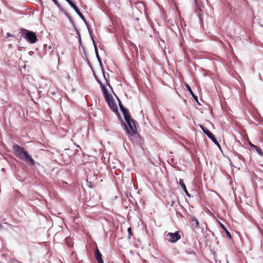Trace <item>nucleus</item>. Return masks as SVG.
<instances>
[{
  "label": "nucleus",
  "mask_w": 263,
  "mask_h": 263,
  "mask_svg": "<svg viewBox=\"0 0 263 263\" xmlns=\"http://www.w3.org/2000/svg\"><path fill=\"white\" fill-rule=\"evenodd\" d=\"M119 105L120 109L124 116L125 120L128 125V127L126 126L125 124H124V126L128 136L130 137V138H132V137H138L139 135L137 134L136 122L130 118L129 112L124 107L120 102L119 103Z\"/></svg>",
  "instance_id": "nucleus-1"
},
{
  "label": "nucleus",
  "mask_w": 263,
  "mask_h": 263,
  "mask_svg": "<svg viewBox=\"0 0 263 263\" xmlns=\"http://www.w3.org/2000/svg\"><path fill=\"white\" fill-rule=\"evenodd\" d=\"M13 154L18 158L23 160L30 165L34 166L35 162L28 151L23 147L15 144L12 146Z\"/></svg>",
  "instance_id": "nucleus-2"
},
{
  "label": "nucleus",
  "mask_w": 263,
  "mask_h": 263,
  "mask_svg": "<svg viewBox=\"0 0 263 263\" xmlns=\"http://www.w3.org/2000/svg\"><path fill=\"white\" fill-rule=\"evenodd\" d=\"M97 81L100 84L102 91L105 98V101L107 102L110 108L115 112L118 111V107L117 104L114 102L112 96L109 95L105 86L102 83V82L97 80Z\"/></svg>",
  "instance_id": "nucleus-3"
},
{
  "label": "nucleus",
  "mask_w": 263,
  "mask_h": 263,
  "mask_svg": "<svg viewBox=\"0 0 263 263\" xmlns=\"http://www.w3.org/2000/svg\"><path fill=\"white\" fill-rule=\"evenodd\" d=\"M25 32H26V39H27L28 41L30 43H34L37 41V37L36 36V34L34 32L32 31H27L26 29H22V32L23 33H24Z\"/></svg>",
  "instance_id": "nucleus-4"
},
{
  "label": "nucleus",
  "mask_w": 263,
  "mask_h": 263,
  "mask_svg": "<svg viewBox=\"0 0 263 263\" xmlns=\"http://www.w3.org/2000/svg\"><path fill=\"white\" fill-rule=\"evenodd\" d=\"M200 127L203 130V133L210 138L212 140V141L218 146H220V145L217 141V139L215 138L214 135L211 133L208 129L206 127H204L203 126L200 125Z\"/></svg>",
  "instance_id": "nucleus-5"
},
{
  "label": "nucleus",
  "mask_w": 263,
  "mask_h": 263,
  "mask_svg": "<svg viewBox=\"0 0 263 263\" xmlns=\"http://www.w3.org/2000/svg\"><path fill=\"white\" fill-rule=\"evenodd\" d=\"M180 238V237L179 235V233L177 232V233H168L166 235V239H167L168 241L171 242H175L179 239Z\"/></svg>",
  "instance_id": "nucleus-6"
},
{
  "label": "nucleus",
  "mask_w": 263,
  "mask_h": 263,
  "mask_svg": "<svg viewBox=\"0 0 263 263\" xmlns=\"http://www.w3.org/2000/svg\"><path fill=\"white\" fill-rule=\"evenodd\" d=\"M95 257L97 261L99 263H104L103 260L102 258V254H101L100 252L98 250V249H97L95 252Z\"/></svg>",
  "instance_id": "nucleus-7"
},
{
  "label": "nucleus",
  "mask_w": 263,
  "mask_h": 263,
  "mask_svg": "<svg viewBox=\"0 0 263 263\" xmlns=\"http://www.w3.org/2000/svg\"><path fill=\"white\" fill-rule=\"evenodd\" d=\"M191 221H192V226H194L195 228L198 229L199 227V223L198 220L195 217H192Z\"/></svg>",
  "instance_id": "nucleus-8"
},
{
  "label": "nucleus",
  "mask_w": 263,
  "mask_h": 263,
  "mask_svg": "<svg viewBox=\"0 0 263 263\" xmlns=\"http://www.w3.org/2000/svg\"><path fill=\"white\" fill-rule=\"evenodd\" d=\"M219 224H220V226L221 228L226 232V234L227 235V237H228L230 239H232V236H231V235L230 233L226 229V228L224 227V226L223 224H222L221 223H220Z\"/></svg>",
  "instance_id": "nucleus-9"
},
{
  "label": "nucleus",
  "mask_w": 263,
  "mask_h": 263,
  "mask_svg": "<svg viewBox=\"0 0 263 263\" xmlns=\"http://www.w3.org/2000/svg\"><path fill=\"white\" fill-rule=\"evenodd\" d=\"M52 1L62 12H64L67 16H68V15L66 13L64 10L61 7V5L59 4L57 0H52Z\"/></svg>",
  "instance_id": "nucleus-10"
},
{
  "label": "nucleus",
  "mask_w": 263,
  "mask_h": 263,
  "mask_svg": "<svg viewBox=\"0 0 263 263\" xmlns=\"http://www.w3.org/2000/svg\"><path fill=\"white\" fill-rule=\"evenodd\" d=\"M182 189L184 191L186 195L189 196V197H191V195L190 193L187 191L186 187L185 186V185L182 182Z\"/></svg>",
  "instance_id": "nucleus-11"
},
{
  "label": "nucleus",
  "mask_w": 263,
  "mask_h": 263,
  "mask_svg": "<svg viewBox=\"0 0 263 263\" xmlns=\"http://www.w3.org/2000/svg\"><path fill=\"white\" fill-rule=\"evenodd\" d=\"M253 149L255 150L260 156L263 155L262 151L260 147L256 146L255 147V149Z\"/></svg>",
  "instance_id": "nucleus-12"
},
{
  "label": "nucleus",
  "mask_w": 263,
  "mask_h": 263,
  "mask_svg": "<svg viewBox=\"0 0 263 263\" xmlns=\"http://www.w3.org/2000/svg\"><path fill=\"white\" fill-rule=\"evenodd\" d=\"M93 44H94V45H95V51H96V55H97V58H98V60L100 62L101 59H100V57H99V54H98V49H97V48L96 45H95V41H94V40H93Z\"/></svg>",
  "instance_id": "nucleus-13"
},
{
  "label": "nucleus",
  "mask_w": 263,
  "mask_h": 263,
  "mask_svg": "<svg viewBox=\"0 0 263 263\" xmlns=\"http://www.w3.org/2000/svg\"><path fill=\"white\" fill-rule=\"evenodd\" d=\"M66 1L68 3V4L73 9L77 7V6L74 3H73L71 0H66Z\"/></svg>",
  "instance_id": "nucleus-14"
},
{
  "label": "nucleus",
  "mask_w": 263,
  "mask_h": 263,
  "mask_svg": "<svg viewBox=\"0 0 263 263\" xmlns=\"http://www.w3.org/2000/svg\"><path fill=\"white\" fill-rule=\"evenodd\" d=\"M185 86H186V88L187 89V90H188L189 91V92H190V93H191L192 95H193L194 93H193V91L192 90V89H191V88L190 86L189 85V84H187V83H185Z\"/></svg>",
  "instance_id": "nucleus-15"
},
{
  "label": "nucleus",
  "mask_w": 263,
  "mask_h": 263,
  "mask_svg": "<svg viewBox=\"0 0 263 263\" xmlns=\"http://www.w3.org/2000/svg\"><path fill=\"white\" fill-rule=\"evenodd\" d=\"M77 13L80 16V17L81 18H82V19L84 20V17L83 15L82 14V13L80 11V10H79L78 12H77Z\"/></svg>",
  "instance_id": "nucleus-16"
},
{
  "label": "nucleus",
  "mask_w": 263,
  "mask_h": 263,
  "mask_svg": "<svg viewBox=\"0 0 263 263\" xmlns=\"http://www.w3.org/2000/svg\"><path fill=\"white\" fill-rule=\"evenodd\" d=\"M10 36H11V37H15V35H14L13 34H10V33H9V32L7 33V34H6V37H10Z\"/></svg>",
  "instance_id": "nucleus-17"
},
{
  "label": "nucleus",
  "mask_w": 263,
  "mask_h": 263,
  "mask_svg": "<svg viewBox=\"0 0 263 263\" xmlns=\"http://www.w3.org/2000/svg\"><path fill=\"white\" fill-rule=\"evenodd\" d=\"M127 231H128V234L129 236H132V228L130 227L128 228V229H127Z\"/></svg>",
  "instance_id": "nucleus-18"
},
{
  "label": "nucleus",
  "mask_w": 263,
  "mask_h": 263,
  "mask_svg": "<svg viewBox=\"0 0 263 263\" xmlns=\"http://www.w3.org/2000/svg\"><path fill=\"white\" fill-rule=\"evenodd\" d=\"M250 145L251 146V147L253 148V149H255V147L256 146V145L253 144L252 143H251V142H250Z\"/></svg>",
  "instance_id": "nucleus-19"
},
{
  "label": "nucleus",
  "mask_w": 263,
  "mask_h": 263,
  "mask_svg": "<svg viewBox=\"0 0 263 263\" xmlns=\"http://www.w3.org/2000/svg\"><path fill=\"white\" fill-rule=\"evenodd\" d=\"M103 76H104V77L105 78V80H106V83H107V85H108L109 86H110V84H109V82H108L107 80L106 79V77H105V74H104V72H103Z\"/></svg>",
  "instance_id": "nucleus-20"
},
{
  "label": "nucleus",
  "mask_w": 263,
  "mask_h": 263,
  "mask_svg": "<svg viewBox=\"0 0 263 263\" xmlns=\"http://www.w3.org/2000/svg\"><path fill=\"white\" fill-rule=\"evenodd\" d=\"M193 98L195 99V100H196L197 102H198V98L197 96H196L194 94H193V95H192Z\"/></svg>",
  "instance_id": "nucleus-21"
},
{
  "label": "nucleus",
  "mask_w": 263,
  "mask_h": 263,
  "mask_svg": "<svg viewBox=\"0 0 263 263\" xmlns=\"http://www.w3.org/2000/svg\"><path fill=\"white\" fill-rule=\"evenodd\" d=\"M73 9L75 10V11L76 12H78L79 10V9H78L77 6L76 7L74 8Z\"/></svg>",
  "instance_id": "nucleus-22"
},
{
  "label": "nucleus",
  "mask_w": 263,
  "mask_h": 263,
  "mask_svg": "<svg viewBox=\"0 0 263 263\" xmlns=\"http://www.w3.org/2000/svg\"><path fill=\"white\" fill-rule=\"evenodd\" d=\"M178 183L181 185V179L179 180V182H178Z\"/></svg>",
  "instance_id": "nucleus-23"
},
{
  "label": "nucleus",
  "mask_w": 263,
  "mask_h": 263,
  "mask_svg": "<svg viewBox=\"0 0 263 263\" xmlns=\"http://www.w3.org/2000/svg\"><path fill=\"white\" fill-rule=\"evenodd\" d=\"M3 228L2 225L0 223V229Z\"/></svg>",
  "instance_id": "nucleus-24"
},
{
  "label": "nucleus",
  "mask_w": 263,
  "mask_h": 263,
  "mask_svg": "<svg viewBox=\"0 0 263 263\" xmlns=\"http://www.w3.org/2000/svg\"><path fill=\"white\" fill-rule=\"evenodd\" d=\"M195 2L196 4L197 5V0H195Z\"/></svg>",
  "instance_id": "nucleus-25"
}]
</instances>
